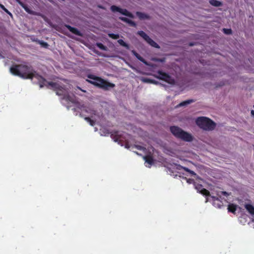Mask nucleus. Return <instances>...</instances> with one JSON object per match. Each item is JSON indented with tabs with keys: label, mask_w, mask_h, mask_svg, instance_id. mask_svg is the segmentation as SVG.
Masks as SVG:
<instances>
[{
	"label": "nucleus",
	"mask_w": 254,
	"mask_h": 254,
	"mask_svg": "<svg viewBox=\"0 0 254 254\" xmlns=\"http://www.w3.org/2000/svg\"><path fill=\"white\" fill-rule=\"evenodd\" d=\"M38 84L41 88L46 87L47 88L53 90L57 95L62 96V99L66 101L71 103L75 102L74 97L69 95V91L71 89L69 86V87H67L65 85L57 82L52 81L48 82L47 80H39Z\"/></svg>",
	"instance_id": "1"
},
{
	"label": "nucleus",
	"mask_w": 254,
	"mask_h": 254,
	"mask_svg": "<svg viewBox=\"0 0 254 254\" xmlns=\"http://www.w3.org/2000/svg\"><path fill=\"white\" fill-rule=\"evenodd\" d=\"M11 73L23 78L41 79L39 74L31 66L25 64L13 65L10 68Z\"/></svg>",
	"instance_id": "2"
},
{
	"label": "nucleus",
	"mask_w": 254,
	"mask_h": 254,
	"mask_svg": "<svg viewBox=\"0 0 254 254\" xmlns=\"http://www.w3.org/2000/svg\"><path fill=\"white\" fill-rule=\"evenodd\" d=\"M170 130L171 133L178 138L188 142H190L192 140L193 138L190 134L184 131L178 127L171 126L170 127Z\"/></svg>",
	"instance_id": "3"
},
{
	"label": "nucleus",
	"mask_w": 254,
	"mask_h": 254,
	"mask_svg": "<svg viewBox=\"0 0 254 254\" xmlns=\"http://www.w3.org/2000/svg\"><path fill=\"white\" fill-rule=\"evenodd\" d=\"M196 124L200 128L206 130H211L214 129L216 124L210 119L201 117L196 120Z\"/></svg>",
	"instance_id": "4"
},
{
	"label": "nucleus",
	"mask_w": 254,
	"mask_h": 254,
	"mask_svg": "<svg viewBox=\"0 0 254 254\" xmlns=\"http://www.w3.org/2000/svg\"><path fill=\"white\" fill-rule=\"evenodd\" d=\"M171 84L178 83L180 85L181 90H189L195 87L196 82L195 80H163Z\"/></svg>",
	"instance_id": "5"
},
{
	"label": "nucleus",
	"mask_w": 254,
	"mask_h": 254,
	"mask_svg": "<svg viewBox=\"0 0 254 254\" xmlns=\"http://www.w3.org/2000/svg\"><path fill=\"white\" fill-rule=\"evenodd\" d=\"M89 83L93 84L94 85L103 89L104 90H108L110 88H112L115 86L114 84L107 82V80H87Z\"/></svg>",
	"instance_id": "6"
},
{
	"label": "nucleus",
	"mask_w": 254,
	"mask_h": 254,
	"mask_svg": "<svg viewBox=\"0 0 254 254\" xmlns=\"http://www.w3.org/2000/svg\"><path fill=\"white\" fill-rule=\"evenodd\" d=\"M138 34L142 37L148 44L152 47L158 48H159L158 45L152 40L145 32L142 31L138 32Z\"/></svg>",
	"instance_id": "7"
},
{
	"label": "nucleus",
	"mask_w": 254,
	"mask_h": 254,
	"mask_svg": "<svg viewBox=\"0 0 254 254\" xmlns=\"http://www.w3.org/2000/svg\"><path fill=\"white\" fill-rule=\"evenodd\" d=\"M111 9L113 12H119L120 13H122L123 15L127 16L130 17H132V14L128 12L127 9H122L120 8V7L115 6L113 5L111 7Z\"/></svg>",
	"instance_id": "8"
},
{
	"label": "nucleus",
	"mask_w": 254,
	"mask_h": 254,
	"mask_svg": "<svg viewBox=\"0 0 254 254\" xmlns=\"http://www.w3.org/2000/svg\"><path fill=\"white\" fill-rule=\"evenodd\" d=\"M213 201V204L215 207L220 208L223 206V202L221 201L218 197L215 196H211Z\"/></svg>",
	"instance_id": "9"
},
{
	"label": "nucleus",
	"mask_w": 254,
	"mask_h": 254,
	"mask_svg": "<svg viewBox=\"0 0 254 254\" xmlns=\"http://www.w3.org/2000/svg\"><path fill=\"white\" fill-rule=\"evenodd\" d=\"M125 147L127 149H133L134 148H135L139 150H143L145 149L144 147H143L142 146L138 145H130L129 144L128 142H126L125 144Z\"/></svg>",
	"instance_id": "10"
},
{
	"label": "nucleus",
	"mask_w": 254,
	"mask_h": 254,
	"mask_svg": "<svg viewBox=\"0 0 254 254\" xmlns=\"http://www.w3.org/2000/svg\"><path fill=\"white\" fill-rule=\"evenodd\" d=\"M111 137L115 142L122 141L121 135L119 134L118 131H116L112 133Z\"/></svg>",
	"instance_id": "11"
},
{
	"label": "nucleus",
	"mask_w": 254,
	"mask_h": 254,
	"mask_svg": "<svg viewBox=\"0 0 254 254\" xmlns=\"http://www.w3.org/2000/svg\"><path fill=\"white\" fill-rule=\"evenodd\" d=\"M177 169L178 170L183 169L185 171L189 173L191 176H195L196 175V174L194 173V172L190 170V169H189V168H188L187 167L182 166L181 165H178L177 167Z\"/></svg>",
	"instance_id": "12"
},
{
	"label": "nucleus",
	"mask_w": 254,
	"mask_h": 254,
	"mask_svg": "<svg viewBox=\"0 0 254 254\" xmlns=\"http://www.w3.org/2000/svg\"><path fill=\"white\" fill-rule=\"evenodd\" d=\"M144 160L146 163H147L149 165H152L153 164L154 160L152 156L150 155H146L143 157Z\"/></svg>",
	"instance_id": "13"
},
{
	"label": "nucleus",
	"mask_w": 254,
	"mask_h": 254,
	"mask_svg": "<svg viewBox=\"0 0 254 254\" xmlns=\"http://www.w3.org/2000/svg\"><path fill=\"white\" fill-rule=\"evenodd\" d=\"M194 102V101L192 99L187 100H186V101L181 102L176 107H180L186 106H187L191 103H193Z\"/></svg>",
	"instance_id": "14"
},
{
	"label": "nucleus",
	"mask_w": 254,
	"mask_h": 254,
	"mask_svg": "<svg viewBox=\"0 0 254 254\" xmlns=\"http://www.w3.org/2000/svg\"><path fill=\"white\" fill-rule=\"evenodd\" d=\"M209 2L213 6L219 7L222 5V2L217 0H210Z\"/></svg>",
	"instance_id": "15"
},
{
	"label": "nucleus",
	"mask_w": 254,
	"mask_h": 254,
	"mask_svg": "<svg viewBox=\"0 0 254 254\" xmlns=\"http://www.w3.org/2000/svg\"><path fill=\"white\" fill-rule=\"evenodd\" d=\"M132 53L140 61H141V62H142L143 63L146 65L148 64L147 62L145 61V60L142 57H141L138 54H137L135 51H132Z\"/></svg>",
	"instance_id": "16"
},
{
	"label": "nucleus",
	"mask_w": 254,
	"mask_h": 254,
	"mask_svg": "<svg viewBox=\"0 0 254 254\" xmlns=\"http://www.w3.org/2000/svg\"><path fill=\"white\" fill-rule=\"evenodd\" d=\"M237 206L234 204H230L228 205V210L229 212H232L233 213H235V212L237 210Z\"/></svg>",
	"instance_id": "17"
},
{
	"label": "nucleus",
	"mask_w": 254,
	"mask_h": 254,
	"mask_svg": "<svg viewBox=\"0 0 254 254\" xmlns=\"http://www.w3.org/2000/svg\"><path fill=\"white\" fill-rule=\"evenodd\" d=\"M68 29L72 33L78 36H81V34L77 29L72 27L70 26H67Z\"/></svg>",
	"instance_id": "18"
},
{
	"label": "nucleus",
	"mask_w": 254,
	"mask_h": 254,
	"mask_svg": "<svg viewBox=\"0 0 254 254\" xmlns=\"http://www.w3.org/2000/svg\"><path fill=\"white\" fill-rule=\"evenodd\" d=\"M245 208L250 214L254 215V207L252 204H246Z\"/></svg>",
	"instance_id": "19"
},
{
	"label": "nucleus",
	"mask_w": 254,
	"mask_h": 254,
	"mask_svg": "<svg viewBox=\"0 0 254 254\" xmlns=\"http://www.w3.org/2000/svg\"><path fill=\"white\" fill-rule=\"evenodd\" d=\"M120 19H121L122 20L126 22L127 23H128V24H129L131 26H135V23L134 22H133L131 20H129L127 18L124 17H120Z\"/></svg>",
	"instance_id": "20"
},
{
	"label": "nucleus",
	"mask_w": 254,
	"mask_h": 254,
	"mask_svg": "<svg viewBox=\"0 0 254 254\" xmlns=\"http://www.w3.org/2000/svg\"><path fill=\"white\" fill-rule=\"evenodd\" d=\"M199 192L202 194L203 195H205L206 196H210V192L206 189L203 188Z\"/></svg>",
	"instance_id": "21"
},
{
	"label": "nucleus",
	"mask_w": 254,
	"mask_h": 254,
	"mask_svg": "<svg viewBox=\"0 0 254 254\" xmlns=\"http://www.w3.org/2000/svg\"><path fill=\"white\" fill-rule=\"evenodd\" d=\"M136 15L140 19H144L148 17L146 14L142 12H137Z\"/></svg>",
	"instance_id": "22"
},
{
	"label": "nucleus",
	"mask_w": 254,
	"mask_h": 254,
	"mask_svg": "<svg viewBox=\"0 0 254 254\" xmlns=\"http://www.w3.org/2000/svg\"><path fill=\"white\" fill-rule=\"evenodd\" d=\"M24 9V10L27 12H28V13H30V14H33L34 12L33 11L31 10L27 6H26L25 4H24L23 2H22V4H21L20 5Z\"/></svg>",
	"instance_id": "23"
},
{
	"label": "nucleus",
	"mask_w": 254,
	"mask_h": 254,
	"mask_svg": "<svg viewBox=\"0 0 254 254\" xmlns=\"http://www.w3.org/2000/svg\"><path fill=\"white\" fill-rule=\"evenodd\" d=\"M118 42L120 45L126 48L127 49L129 48L128 45L127 43H126L123 40L120 39L118 41Z\"/></svg>",
	"instance_id": "24"
},
{
	"label": "nucleus",
	"mask_w": 254,
	"mask_h": 254,
	"mask_svg": "<svg viewBox=\"0 0 254 254\" xmlns=\"http://www.w3.org/2000/svg\"><path fill=\"white\" fill-rule=\"evenodd\" d=\"M86 76L88 78H90V79H98V80L102 79L101 78L95 76V75H94L92 74H90V73H87Z\"/></svg>",
	"instance_id": "25"
},
{
	"label": "nucleus",
	"mask_w": 254,
	"mask_h": 254,
	"mask_svg": "<svg viewBox=\"0 0 254 254\" xmlns=\"http://www.w3.org/2000/svg\"><path fill=\"white\" fill-rule=\"evenodd\" d=\"M84 120L88 122L91 126H94L95 124V122L89 117H85Z\"/></svg>",
	"instance_id": "26"
},
{
	"label": "nucleus",
	"mask_w": 254,
	"mask_h": 254,
	"mask_svg": "<svg viewBox=\"0 0 254 254\" xmlns=\"http://www.w3.org/2000/svg\"><path fill=\"white\" fill-rule=\"evenodd\" d=\"M143 82L147 83H152L154 84H159V82L157 80H142Z\"/></svg>",
	"instance_id": "27"
},
{
	"label": "nucleus",
	"mask_w": 254,
	"mask_h": 254,
	"mask_svg": "<svg viewBox=\"0 0 254 254\" xmlns=\"http://www.w3.org/2000/svg\"><path fill=\"white\" fill-rule=\"evenodd\" d=\"M109 36L110 38H112L114 39H117L120 37L119 34H114V33L109 34Z\"/></svg>",
	"instance_id": "28"
},
{
	"label": "nucleus",
	"mask_w": 254,
	"mask_h": 254,
	"mask_svg": "<svg viewBox=\"0 0 254 254\" xmlns=\"http://www.w3.org/2000/svg\"><path fill=\"white\" fill-rule=\"evenodd\" d=\"M195 189L199 192L200 190L203 189V186L200 184H194Z\"/></svg>",
	"instance_id": "29"
},
{
	"label": "nucleus",
	"mask_w": 254,
	"mask_h": 254,
	"mask_svg": "<svg viewBox=\"0 0 254 254\" xmlns=\"http://www.w3.org/2000/svg\"><path fill=\"white\" fill-rule=\"evenodd\" d=\"M221 195H223L227 196V195H229V194L226 191H220L219 192V193H218V195L220 196Z\"/></svg>",
	"instance_id": "30"
},
{
	"label": "nucleus",
	"mask_w": 254,
	"mask_h": 254,
	"mask_svg": "<svg viewBox=\"0 0 254 254\" xmlns=\"http://www.w3.org/2000/svg\"><path fill=\"white\" fill-rule=\"evenodd\" d=\"M39 43L43 47H47L48 46V44L44 41H39Z\"/></svg>",
	"instance_id": "31"
},
{
	"label": "nucleus",
	"mask_w": 254,
	"mask_h": 254,
	"mask_svg": "<svg viewBox=\"0 0 254 254\" xmlns=\"http://www.w3.org/2000/svg\"><path fill=\"white\" fill-rule=\"evenodd\" d=\"M223 31L226 34H229L231 33V30L230 29H225V28H224L223 29Z\"/></svg>",
	"instance_id": "32"
},
{
	"label": "nucleus",
	"mask_w": 254,
	"mask_h": 254,
	"mask_svg": "<svg viewBox=\"0 0 254 254\" xmlns=\"http://www.w3.org/2000/svg\"><path fill=\"white\" fill-rule=\"evenodd\" d=\"M152 60L154 61H155V62H163V60L159 59H156V58L153 59Z\"/></svg>",
	"instance_id": "33"
},
{
	"label": "nucleus",
	"mask_w": 254,
	"mask_h": 254,
	"mask_svg": "<svg viewBox=\"0 0 254 254\" xmlns=\"http://www.w3.org/2000/svg\"><path fill=\"white\" fill-rule=\"evenodd\" d=\"M3 10H4L6 12H7V13H8L9 15H12V14H11V13H10V12H9L8 11V10H7V9H6L5 8H4L3 9Z\"/></svg>",
	"instance_id": "34"
},
{
	"label": "nucleus",
	"mask_w": 254,
	"mask_h": 254,
	"mask_svg": "<svg viewBox=\"0 0 254 254\" xmlns=\"http://www.w3.org/2000/svg\"><path fill=\"white\" fill-rule=\"evenodd\" d=\"M251 114L252 116H253L254 118V110H252L251 111Z\"/></svg>",
	"instance_id": "35"
},
{
	"label": "nucleus",
	"mask_w": 254,
	"mask_h": 254,
	"mask_svg": "<svg viewBox=\"0 0 254 254\" xmlns=\"http://www.w3.org/2000/svg\"><path fill=\"white\" fill-rule=\"evenodd\" d=\"M17 2H18L20 5L22 4V2H21L20 0H15Z\"/></svg>",
	"instance_id": "36"
},
{
	"label": "nucleus",
	"mask_w": 254,
	"mask_h": 254,
	"mask_svg": "<svg viewBox=\"0 0 254 254\" xmlns=\"http://www.w3.org/2000/svg\"><path fill=\"white\" fill-rule=\"evenodd\" d=\"M98 46L100 48V49H104V48H103L104 46L102 44H98Z\"/></svg>",
	"instance_id": "37"
},
{
	"label": "nucleus",
	"mask_w": 254,
	"mask_h": 254,
	"mask_svg": "<svg viewBox=\"0 0 254 254\" xmlns=\"http://www.w3.org/2000/svg\"><path fill=\"white\" fill-rule=\"evenodd\" d=\"M192 181H193V180L189 179L188 180L187 182L189 183H191Z\"/></svg>",
	"instance_id": "38"
},
{
	"label": "nucleus",
	"mask_w": 254,
	"mask_h": 254,
	"mask_svg": "<svg viewBox=\"0 0 254 254\" xmlns=\"http://www.w3.org/2000/svg\"><path fill=\"white\" fill-rule=\"evenodd\" d=\"M224 84V83H223L222 84L219 85V87L223 85ZM218 87V86L217 85V86H215L213 88H217Z\"/></svg>",
	"instance_id": "39"
},
{
	"label": "nucleus",
	"mask_w": 254,
	"mask_h": 254,
	"mask_svg": "<svg viewBox=\"0 0 254 254\" xmlns=\"http://www.w3.org/2000/svg\"><path fill=\"white\" fill-rule=\"evenodd\" d=\"M76 88H77L78 89H79V90H81L82 92H85V91H84V90H83L81 89L80 87H79L78 86H77V87H76Z\"/></svg>",
	"instance_id": "40"
},
{
	"label": "nucleus",
	"mask_w": 254,
	"mask_h": 254,
	"mask_svg": "<svg viewBox=\"0 0 254 254\" xmlns=\"http://www.w3.org/2000/svg\"><path fill=\"white\" fill-rule=\"evenodd\" d=\"M0 7L3 9L5 7H4L3 5H0Z\"/></svg>",
	"instance_id": "41"
},
{
	"label": "nucleus",
	"mask_w": 254,
	"mask_h": 254,
	"mask_svg": "<svg viewBox=\"0 0 254 254\" xmlns=\"http://www.w3.org/2000/svg\"><path fill=\"white\" fill-rule=\"evenodd\" d=\"M0 7L3 9L5 7H4L3 5H0Z\"/></svg>",
	"instance_id": "42"
},
{
	"label": "nucleus",
	"mask_w": 254,
	"mask_h": 254,
	"mask_svg": "<svg viewBox=\"0 0 254 254\" xmlns=\"http://www.w3.org/2000/svg\"><path fill=\"white\" fill-rule=\"evenodd\" d=\"M208 201V198H206L205 202H207Z\"/></svg>",
	"instance_id": "43"
},
{
	"label": "nucleus",
	"mask_w": 254,
	"mask_h": 254,
	"mask_svg": "<svg viewBox=\"0 0 254 254\" xmlns=\"http://www.w3.org/2000/svg\"><path fill=\"white\" fill-rule=\"evenodd\" d=\"M190 46H192L193 45L191 43H190Z\"/></svg>",
	"instance_id": "44"
},
{
	"label": "nucleus",
	"mask_w": 254,
	"mask_h": 254,
	"mask_svg": "<svg viewBox=\"0 0 254 254\" xmlns=\"http://www.w3.org/2000/svg\"><path fill=\"white\" fill-rule=\"evenodd\" d=\"M253 107H254V105L253 106Z\"/></svg>",
	"instance_id": "45"
}]
</instances>
